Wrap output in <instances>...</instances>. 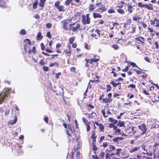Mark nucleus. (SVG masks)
Masks as SVG:
<instances>
[{"instance_id":"nucleus-20","label":"nucleus","mask_w":159,"mask_h":159,"mask_svg":"<svg viewBox=\"0 0 159 159\" xmlns=\"http://www.w3.org/2000/svg\"><path fill=\"white\" fill-rule=\"evenodd\" d=\"M43 37V36L41 35V33L40 32H38L37 36V39L38 40H40Z\"/></svg>"},{"instance_id":"nucleus-4","label":"nucleus","mask_w":159,"mask_h":159,"mask_svg":"<svg viewBox=\"0 0 159 159\" xmlns=\"http://www.w3.org/2000/svg\"><path fill=\"white\" fill-rule=\"evenodd\" d=\"M24 42L25 43L24 49L26 52L28 48H29L30 46L31 45V42L30 40L28 39H25L24 40Z\"/></svg>"},{"instance_id":"nucleus-8","label":"nucleus","mask_w":159,"mask_h":159,"mask_svg":"<svg viewBox=\"0 0 159 159\" xmlns=\"http://www.w3.org/2000/svg\"><path fill=\"white\" fill-rule=\"evenodd\" d=\"M91 36L92 37H95L96 39H97L98 38V37H100L99 30H95V33L91 34Z\"/></svg>"},{"instance_id":"nucleus-44","label":"nucleus","mask_w":159,"mask_h":159,"mask_svg":"<svg viewBox=\"0 0 159 159\" xmlns=\"http://www.w3.org/2000/svg\"><path fill=\"white\" fill-rule=\"evenodd\" d=\"M93 151L94 152H95L97 150V148L96 145H94L93 143Z\"/></svg>"},{"instance_id":"nucleus-39","label":"nucleus","mask_w":159,"mask_h":159,"mask_svg":"<svg viewBox=\"0 0 159 159\" xmlns=\"http://www.w3.org/2000/svg\"><path fill=\"white\" fill-rule=\"evenodd\" d=\"M110 84L112 85L114 87H117V84L116 83H115L114 81H112L110 82Z\"/></svg>"},{"instance_id":"nucleus-9","label":"nucleus","mask_w":159,"mask_h":159,"mask_svg":"<svg viewBox=\"0 0 159 159\" xmlns=\"http://www.w3.org/2000/svg\"><path fill=\"white\" fill-rule=\"evenodd\" d=\"M101 7L100 8L96 10V11L102 13V12L106 11L107 10L106 8L105 7V6L103 5H101Z\"/></svg>"},{"instance_id":"nucleus-53","label":"nucleus","mask_w":159,"mask_h":159,"mask_svg":"<svg viewBox=\"0 0 159 159\" xmlns=\"http://www.w3.org/2000/svg\"><path fill=\"white\" fill-rule=\"evenodd\" d=\"M86 127H87V132H88L89 131L90 129V126L87 124H86Z\"/></svg>"},{"instance_id":"nucleus-27","label":"nucleus","mask_w":159,"mask_h":159,"mask_svg":"<svg viewBox=\"0 0 159 159\" xmlns=\"http://www.w3.org/2000/svg\"><path fill=\"white\" fill-rule=\"evenodd\" d=\"M85 61L86 62H88L90 64H92L93 63V58L92 59H87L86 58L85 59Z\"/></svg>"},{"instance_id":"nucleus-18","label":"nucleus","mask_w":159,"mask_h":159,"mask_svg":"<svg viewBox=\"0 0 159 159\" xmlns=\"http://www.w3.org/2000/svg\"><path fill=\"white\" fill-rule=\"evenodd\" d=\"M59 11H64L65 9H64V7L62 5L60 6L57 8Z\"/></svg>"},{"instance_id":"nucleus-2","label":"nucleus","mask_w":159,"mask_h":159,"mask_svg":"<svg viewBox=\"0 0 159 159\" xmlns=\"http://www.w3.org/2000/svg\"><path fill=\"white\" fill-rule=\"evenodd\" d=\"M69 30L74 32L77 31L79 30H81L80 25L79 23H74L69 24Z\"/></svg>"},{"instance_id":"nucleus-36","label":"nucleus","mask_w":159,"mask_h":159,"mask_svg":"<svg viewBox=\"0 0 159 159\" xmlns=\"http://www.w3.org/2000/svg\"><path fill=\"white\" fill-rule=\"evenodd\" d=\"M20 34L21 35H25L26 34V31L24 29H22L20 31Z\"/></svg>"},{"instance_id":"nucleus-10","label":"nucleus","mask_w":159,"mask_h":159,"mask_svg":"<svg viewBox=\"0 0 159 159\" xmlns=\"http://www.w3.org/2000/svg\"><path fill=\"white\" fill-rule=\"evenodd\" d=\"M116 149V147L112 145H109V148H107L106 151L107 152H111L113 150H115Z\"/></svg>"},{"instance_id":"nucleus-28","label":"nucleus","mask_w":159,"mask_h":159,"mask_svg":"<svg viewBox=\"0 0 159 159\" xmlns=\"http://www.w3.org/2000/svg\"><path fill=\"white\" fill-rule=\"evenodd\" d=\"M113 129L115 130V132H117L118 133H120V130L119 129H117L116 126H114Z\"/></svg>"},{"instance_id":"nucleus-48","label":"nucleus","mask_w":159,"mask_h":159,"mask_svg":"<svg viewBox=\"0 0 159 159\" xmlns=\"http://www.w3.org/2000/svg\"><path fill=\"white\" fill-rule=\"evenodd\" d=\"M108 12L109 13H114L115 12V11L112 9H110L108 10Z\"/></svg>"},{"instance_id":"nucleus-60","label":"nucleus","mask_w":159,"mask_h":159,"mask_svg":"<svg viewBox=\"0 0 159 159\" xmlns=\"http://www.w3.org/2000/svg\"><path fill=\"white\" fill-rule=\"evenodd\" d=\"M108 145V143L107 142L104 143H103L102 146L103 147L105 148L107 147Z\"/></svg>"},{"instance_id":"nucleus-46","label":"nucleus","mask_w":159,"mask_h":159,"mask_svg":"<svg viewBox=\"0 0 159 159\" xmlns=\"http://www.w3.org/2000/svg\"><path fill=\"white\" fill-rule=\"evenodd\" d=\"M39 64L43 66L45 64V63L44 62V60L41 59L39 62Z\"/></svg>"},{"instance_id":"nucleus-35","label":"nucleus","mask_w":159,"mask_h":159,"mask_svg":"<svg viewBox=\"0 0 159 159\" xmlns=\"http://www.w3.org/2000/svg\"><path fill=\"white\" fill-rule=\"evenodd\" d=\"M72 0H66L65 2V5L68 6L72 2Z\"/></svg>"},{"instance_id":"nucleus-57","label":"nucleus","mask_w":159,"mask_h":159,"mask_svg":"<svg viewBox=\"0 0 159 159\" xmlns=\"http://www.w3.org/2000/svg\"><path fill=\"white\" fill-rule=\"evenodd\" d=\"M46 35L47 36L49 39L51 38V33L50 32H47Z\"/></svg>"},{"instance_id":"nucleus-56","label":"nucleus","mask_w":159,"mask_h":159,"mask_svg":"<svg viewBox=\"0 0 159 159\" xmlns=\"http://www.w3.org/2000/svg\"><path fill=\"white\" fill-rule=\"evenodd\" d=\"M82 120H83V122L85 124H87V123L88 122V121L85 118L83 117L82 118Z\"/></svg>"},{"instance_id":"nucleus-3","label":"nucleus","mask_w":159,"mask_h":159,"mask_svg":"<svg viewBox=\"0 0 159 159\" xmlns=\"http://www.w3.org/2000/svg\"><path fill=\"white\" fill-rule=\"evenodd\" d=\"M89 14H87L85 16V15H82V21L84 25L90 23V18L89 17Z\"/></svg>"},{"instance_id":"nucleus-7","label":"nucleus","mask_w":159,"mask_h":159,"mask_svg":"<svg viewBox=\"0 0 159 159\" xmlns=\"http://www.w3.org/2000/svg\"><path fill=\"white\" fill-rule=\"evenodd\" d=\"M67 48H68V49L64 50V52L65 54V55L66 57L69 56L70 55L71 46L70 45H68L67 46Z\"/></svg>"},{"instance_id":"nucleus-61","label":"nucleus","mask_w":159,"mask_h":159,"mask_svg":"<svg viewBox=\"0 0 159 159\" xmlns=\"http://www.w3.org/2000/svg\"><path fill=\"white\" fill-rule=\"evenodd\" d=\"M41 49L42 50H44L45 49V47L44 46V45L43 43H42L41 44Z\"/></svg>"},{"instance_id":"nucleus-47","label":"nucleus","mask_w":159,"mask_h":159,"mask_svg":"<svg viewBox=\"0 0 159 159\" xmlns=\"http://www.w3.org/2000/svg\"><path fill=\"white\" fill-rule=\"evenodd\" d=\"M136 86L135 84H132L129 85L128 86V88L131 87L132 88H135Z\"/></svg>"},{"instance_id":"nucleus-29","label":"nucleus","mask_w":159,"mask_h":159,"mask_svg":"<svg viewBox=\"0 0 159 159\" xmlns=\"http://www.w3.org/2000/svg\"><path fill=\"white\" fill-rule=\"evenodd\" d=\"M151 127L153 128H158L159 127V123L157 124L156 122L155 124L152 125Z\"/></svg>"},{"instance_id":"nucleus-24","label":"nucleus","mask_w":159,"mask_h":159,"mask_svg":"<svg viewBox=\"0 0 159 159\" xmlns=\"http://www.w3.org/2000/svg\"><path fill=\"white\" fill-rule=\"evenodd\" d=\"M117 125V126L120 127L123 126L124 125V122L123 121L119 120Z\"/></svg>"},{"instance_id":"nucleus-16","label":"nucleus","mask_w":159,"mask_h":159,"mask_svg":"<svg viewBox=\"0 0 159 159\" xmlns=\"http://www.w3.org/2000/svg\"><path fill=\"white\" fill-rule=\"evenodd\" d=\"M0 7L3 8L6 7V5L3 0H0Z\"/></svg>"},{"instance_id":"nucleus-19","label":"nucleus","mask_w":159,"mask_h":159,"mask_svg":"<svg viewBox=\"0 0 159 159\" xmlns=\"http://www.w3.org/2000/svg\"><path fill=\"white\" fill-rule=\"evenodd\" d=\"M46 1V0H40V3H39V6L41 7H43L44 6V2Z\"/></svg>"},{"instance_id":"nucleus-40","label":"nucleus","mask_w":159,"mask_h":159,"mask_svg":"<svg viewBox=\"0 0 159 159\" xmlns=\"http://www.w3.org/2000/svg\"><path fill=\"white\" fill-rule=\"evenodd\" d=\"M46 26L47 28L49 29L51 28L52 26V24L50 23H47L46 24Z\"/></svg>"},{"instance_id":"nucleus-62","label":"nucleus","mask_w":159,"mask_h":159,"mask_svg":"<svg viewBox=\"0 0 159 159\" xmlns=\"http://www.w3.org/2000/svg\"><path fill=\"white\" fill-rule=\"evenodd\" d=\"M105 155V153L104 152H101L99 156L100 157H101L102 158L104 157V156Z\"/></svg>"},{"instance_id":"nucleus-59","label":"nucleus","mask_w":159,"mask_h":159,"mask_svg":"<svg viewBox=\"0 0 159 159\" xmlns=\"http://www.w3.org/2000/svg\"><path fill=\"white\" fill-rule=\"evenodd\" d=\"M97 137L95 135V134L94 133H93L92 135L91 136V138L93 139H95Z\"/></svg>"},{"instance_id":"nucleus-5","label":"nucleus","mask_w":159,"mask_h":159,"mask_svg":"<svg viewBox=\"0 0 159 159\" xmlns=\"http://www.w3.org/2000/svg\"><path fill=\"white\" fill-rule=\"evenodd\" d=\"M69 22L67 20H64L61 21V24L62 25V28L65 30H69V28L67 26V25Z\"/></svg>"},{"instance_id":"nucleus-22","label":"nucleus","mask_w":159,"mask_h":159,"mask_svg":"<svg viewBox=\"0 0 159 159\" xmlns=\"http://www.w3.org/2000/svg\"><path fill=\"white\" fill-rule=\"evenodd\" d=\"M130 65L133 67H135L137 68H138V69L141 70H142V69H140V68H139L138 66H137L133 62H130Z\"/></svg>"},{"instance_id":"nucleus-37","label":"nucleus","mask_w":159,"mask_h":159,"mask_svg":"<svg viewBox=\"0 0 159 159\" xmlns=\"http://www.w3.org/2000/svg\"><path fill=\"white\" fill-rule=\"evenodd\" d=\"M90 7L89 8V10L90 11H93L95 9V7H94V6L93 5H90Z\"/></svg>"},{"instance_id":"nucleus-14","label":"nucleus","mask_w":159,"mask_h":159,"mask_svg":"<svg viewBox=\"0 0 159 159\" xmlns=\"http://www.w3.org/2000/svg\"><path fill=\"white\" fill-rule=\"evenodd\" d=\"M136 40L142 43V44L144 43L143 41H144V38L142 37H139L135 38Z\"/></svg>"},{"instance_id":"nucleus-25","label":"nucleus","mask_w":159,"mask_h":159,"mask_svg":"<svg viewBox=\"0 0 159 159\" xmlns=\"http://www.w3.org/2000/svg\"><path fill=\"white\" fill-rule=\"evenodd\" d=\"M109 119L110 122H113L114 124L117 123L118 122L117 120L113 119L112 118L109 117Z\"/></svg>"},{"instance_id":"nucleus-30","label":"nucleus","mask_w":159,"mask_h":159,"mask_svg":"<svg viewBox=\"0 0 159 159\" xmlns=\"http://www.w3.org/2000/svg\"><path fill=\"white\" fill-rule=\"evenodd\" d=\"M117 11L119 13L121 14H123L125 13L124 11L122 9H117Z\"/></svg>"},{"instance_id":"nucleus-50","label":"nucleus","mask_w":159,"mask_h":159,"mask_svg":"<svg viewBox=\"0 0 159 159\" xmlns=\"http://www.w3.org/2000/svg\"><path fill=\"white\" fill-rule=\"evenodd\" d=\"M43 70L45 71H47L49 70V68L47 66H43Z\"/></svg>"},{"instance_id":"nucleus-51","label":"nucleus","mask_w":159,"mask_h":159,"mask_svg":"<svg viewBox=\"0 0 159 159\" xmlns=\"http://www.w3.org/2000/svg\"><path fill=\"white\" fill-rule=\"evenodd\" d=\"M121 150V148H118L116 150V152L115 154H119Z\"/></svg>"},{"instance_id":"nucleus-38","label":"nucleus","mask_w":159,"mask_h":159,"mask_svg":"<svg viewBox=\"0 0 159 159\" xmlns=\"http://www.w3.org/2000/svg\"><path fill=\"white\" fill-rule=\"evenodd\" d=\"M112 47L115 49V50H117L119 48V47L116 44H113L112 46Z\"/></svg>"},{"instance_id":"nucleus-1","label":"nucleus","mask_w":159,"mask_h":159,"mask_svg":"<svg viewBox=\"0 0 159 159\" xmlns=\"http://www.w3.org/2000/svg\"><path fill=\"white\" fill-rule=\"evenodd\" d=\"M11 90L9 89H5L0 94V104H2L5 99L7 100Z\"/></svg>"},{"instance_id":"nucleus-11","label":"nucleus","mask_w":159,"mask_h":159,"mask_svg":"<svg viewBox=\"0 0 159 159\" xmlns=\"http://www.w3.org/2000/svg\"><path fill=\"white\" fill-rule=\"evenodd\" d=\"M68 131L72 133H74L75 131L74 127L72 125L69 124L68 125Z\"/></svg>"},{"instance_id":"nucleus-41","label":"nucleus","mask_w":159,"mask_h":159,"mask_svg":"<svg viewBox=\"0 0 159 159\" xmlns=\"http://www.w3.org/2000/svg\"><path fill=\"white\" fill-rule=\"evenodd\" d=\"M101 113L103 115V116L104 117L106 118L108 116L107 115H105V111L104 110H103V109L102 110Z\"/></svg>"},{"instance_id":"nucleus-43","label":"nucleus","mask_w":159,"mask_h":159,"mask_svg":"<svg viewBox=\"0 0 159 159\" xmlns=\"http://www.w3.org/2000/svg\"><path fill=\"white\" fill-rule=\"evenodd\" d=\"M145 4H143L141 2H139L138 3V6L140 7H145Z\"/></svg>"},{"instance_id":"nucleus-52","label":"nucleus","mask_w":159,"mask_h":159,"mask_svg":"<svg viewBox=\"0 0 159 159\" xmlns=\"http://www.w3.org/2000/svg\"><path fill=\"white\" fill-rule=\"evenodd\" d=\"M148 30L150 31V32L152 33V32H154L155 33V31L153 30L152 28H151L150 27H148Z\"/></svg>"},{"instance_id":"nucleus-49","label":"nucleus","mask_w":159,"mask_h":159,"mask_svg":"<svg viewBox=\"0 0 159 159\" xmlns=\"http://www.w3.org/2000/svg\"><path fill=\"white\" fill-rule=\"evenodd\" d=\"M99 127L100 129L101 130L103 129L104 128V125L102 124L101 123H100L99 124Z\"/></svg>"},{"instance_id":"nucleus-26","label":"nucleus","mask_w":159,"mask_h":159,"mask_svg":"<svg viewBox=\"0 0 159 159\" xmlns=\"http://www.w3.org/2000/svg\"><path fill=\"white\" fill-rule=\"evenodd\" d=\"M58 62H56L51 64H50L49 65V66L50 67H52L55 66H58Z\"/></svg>"},{"instance_id":"nucleus-34","label":"nucleus","mask_w":159,"mask_h":159,"mask_svg":"<svg viewBox=\"0 0 159 159\" xmlns=\"http://www.w3.org/2000/svg\"><path fill=\"white\" fill-rule=\"evenodd\" d=\"M60 4V2L59 1H57L55 2L54 4V6L55 7L57 8L60 6L59 5Z\"/></svg>"},{"instance_id":"nucleus-15","label":"nucleus","mask_w":159,"mask_h":159,"mask_svg":"<svg viewBox=\"0 0 159 159\" xmlns=\"http://www.w3.org/2000/svg\"><path fill=\"white\" fill-rule=\"evenodd\" d=\"M93 17L94 18H101L102 17V16L100 13H93Z\"/></svg>"},{"instance_id":"nucleus-64","label":"nucleus","mask_w":159,"mask_h":159,"mask_svg":"<svg viewBox=\"0 0 159 159\" xmlns=\"http://www.w3.org/2000/svg\"><path fill=\"white\" fill-rule=\"evenodd\" d=\"M128 69L129 67L128 66H126L124 69H123L122 71L124 72H126L128 70Z\"/></svg>"},{"instance_id":"nucleus-31","label":"nucleus","mask_w":159,"mask_h":159,"mask_svg":"<svg viewBox=\"0 0 159 159\" xmlns=\"http://www.w3.org/2000/svg\"><path fill=\"white\" fill-rule=\"evenodd\" d=\"M38 0H36V1L34 2L33 4V8L34 9H35L37 8V6L38 5Z\"/></svg>"},{"instance_id":"nucleus-55","label":"nucleus","mask_w":159,"mask_h":159,"mask_svg":"<svg viewBox=\"0 0 159 159\" xmlns=\"http://www.w3.org/2000/svg\"><path fill=\"white\" fill-rule=\"evenodd\" d=\"M151 25H152L155 24V21H154V19L153 20H150Z\"/></svg>"},{"instance_id":"nucleus-45","label":"nucleus","mask_w":159,"mask_h":159,"mask_svg":"<svg viewBox=\"0 0 159 159\" xmlns=\"http://www.w3.org/2000/svg\"><path fill=\"white\" fill-rule=\"evenodd\" d=\"M134 70L136 72L137 74L138 75L142 73H143V72H142L141 71L139 70H137V69H134Z\"/></svg>"},{"instance_id":"nucleus-17","label":"nucleus","mask_w":159,"mask_h":159,"mask_svg":"<svg viewBox=\"0 0 159 159\" xmlns=\"http://www.w3.org/2000/svg\"><path fill=\"white\" fill-rule=\"evenodd\" d=\"M112 101V99L110 98H106L102 99L103 102L105 103L110 102Z\"/></svg>"},{"instance_id":"nucleus-33","label":"nucleus","mask_w":159,"mask_h":159,"mask_svg":"<svg viewBox=\"0 0 159 159\" xmlns=\"http://www.w3.org/2000/svg\"><path fill=\"white\" fill-rule=\"evenodd\" d=\"M121 137H117L116 138H114L113 139V140L115 142H117L119 140L121 139Z\"/></svg>"},{"instance_id":"nucleus-12","label":"nucleus","mask_w":159,"mask_h":159,"mask_svg":"<svg viewBox=\"0 0 159 159\" xmlns=\"http://www.w3.org/2000/svg\"><path fill=\"white\" fill-rule=\"evenodd\" d=\"M17 120V117L15 116L14 120H12L9 122V125H14L16 124Z\"/></svg>"},{"instance_id":"nucleus-32","label":"nucleus","mask_w":159,"mask_h":159,"mask_svg":"<svg viewBox=\"0 0 159 159\" xmlns=\"http://www.w3.org/2000/svg\"><path fill=\"white\" fill-rule=\"evenodd\" d=\"M154 21H155V23H156V25L155 26L156 27H159V19H157V18L154 19Z\"/></svg>"},{"instance_id":"nucleus-6","label":"nucleus","mask_w":159,"mask_h":159,"mask_svg":"<svg viewBox=\"0 0 159 159\" xmlns=\"http://www.w3.org/2000/svg\"><path fill=\"white\" fill-rule=\"evenodd\" d=\"M138 127L142 131V133L141 134V135H143L146 133L147 131V128L145 125L143 124H141L140 125H138Z\"/></svg>"},{"instance_id":"nucleus-23","label":"nucleus","mask_w":159,"mask_h":159,"mask_svg":"<svg viewBox=\"0 0 159 159\" xmlns=\"http://www.w3.org/2000/svg\"><path fill=\"white\" fill-rule=\"evenodd\" d=\"M128 12L129 13H132L133 10V7L131 5H129L128 7Z\"/></svg>"},{"instance_id":"nucleus-58","label":"nucleus","mask_w":159,"mask_h":159,"mask_svg":"<svg viewBox=\"0 0 159 159\" xmlns=\"http://www.w3.org/2000/svg\"><path fill=\"white\" fill-rule=\"evenodd\" d=\"M74 39L73 38L69 39V43L70 44L72 43L74 41Z\"/></svg>"},{"instance_id":"nucleus-42","label":"nucleus","mask_w":159,"mask_h":159,"mask_svg":"<svg viewBox=\"0 0 159 159\" xmlns=\"http://www.w3.org/2000/svg\"><path fill=\"white\" fill-rule=\"evenodd\" d=\"M106 87L107 88V92H108V91H111V86L110 85H106Z\"/></svg>"},{"instance_id":"nucleus-21","label":"nucleus","mask_w":159,"mask_h":159,"mask_svg":"<svg viewBox=\"0 0 159 159\" xmlns=\"http://www.w3.org/2000/svg\"><path fill=\"white\" fill-rule=\"evenodd\" d=\"M153 5L151 4H145V7H146L148 10H152V8Z\"/></svg>"},{"instance_id":"nucleus-63","label":"nucleus","mask_w":159,"mask_h":159,"mask_svg":"<svg viewBox=\"0 0 159 159\" xmlns=\"http://www.w3.org/2000/svg\"><path fill=\"white\" fill-rule=\"evenodd\" d=\"M61 72H59L58 73L56 74V78L57 79H59V76L60 75H61Z\"/></svg>"},{"instance_id":"nucleus-13","label":"nucleus","mask_w":159,"mask_h":159,"mask_svg":"<svg viewBox=\"0 0 159 159\" xmlns=\"http://www.w3.org/2000/svg\"><path fill=\"white\" fill-rule=\"evenodd\" d=\"M140 148L139 146L136 147L134 148H132L129 150V152L130 153H132L137 151L138 149Z\"/></svg>"},{"instance_id":"nucleus-54","label":"nucleus","mask_w":159,"mask_h":159,"mask_svg":"<svg viewBox=\"0 0 159 159\" xmlns=\"http://www.w3.org/2000/svg\"><path fill=\"white\" fill-rule=\"evenodd\" d=\"M34 17L36 19H39L40 18V16L39 14H36L34 16Z\"/></svg>"}]
</instances>
